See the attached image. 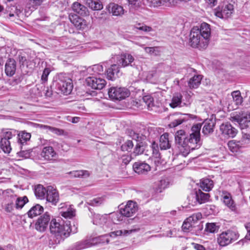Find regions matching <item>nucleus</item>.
Instances as JSON below:
<instances>
[{
  "mask_svg": "<svg viewBox=\"0 0 250 250\" xmlns=\"http://www.w3.org/2000/svg\"><path fill=\"white\" fill-rule=\"evenodd\" d=\"M201 125L197 124L192 126L189 135L186 136L184 130L177 131L175 139L180 152L184 156L188 155L191 150L198 148L201 146L200 130Z\"/></svg>",
  "mask_w": 250,
  "mask_h": 250,
  "instance_id": "obj_1",
  "label": "nucleus"
},
{
  "mask_svg": "<svg viewBox=\"0 0 250 250\" xmlns=\"http://www.w3.org/2000/svg\"><path fill=\"white\" fill-rule=\"evenodd\" d=\"M50 230L51 233L56 238V243H59L68 237L70 232L72 231L69 224H64L63 222L61 223L55 219L50 222Z\"/></svg>",
  "mask_w": 250,
  "mask_h": 250,
  "instance_id": "obj_2",
  "label": "nucleus"
},
{
  "mask_svg": "<svg viewBox=\"0 0 250 250\" xmlns=\"http://www.w3.org/2000/svg\"><path fill=\"white\" fill-rule=\"evenodd\" d=\"M58 94H69L73 89V85L71 79L64 74L58 75L53 83Z\"/></svg>",
  "mask_w": 250,
  "mask_h": 250,
  "instance_id": "obj_3",
  "label": "nucleus"
},
{
  "mask_svg": "<svg viewBox=\"0 0 250 250\" xmlns=\"http://www.w3.org/2000/svg\"><path fill=\"white\" fill-rule=\"evenodd\" d=\"M239 234L236 231L228 229L222 232L217 238V242L221 246H226L238 239Z\"/></svg>",
  "mask_w": 250,
  "mask_h": 250,
  "instance_id": "obj_4",
  "label": "nucleus"
},
{
  "mask_svg": "<svg viewBox=\"0 0 250 250\" xmlns=\"http://www.w3.org/2000/svg\"><path fill=\"white\" fill-rule=\"evenodd\" d=\"M17 134V131L15 130L9 129L3 131L0 142V146L4 153L10 152L12 148L9 140L16 137Z\"/></svg>",
  "mask_w": 250,
  "mask_h": 250,
  "instance_id": "obj_5",
  "label": "nucleus"
},
{
  "mask_svg": "<svg viewBox=\"0 0 250 250\" xmlns=\"http://www.w3.org/2000/svg\"><path fill=\"white\" fill-rule=\"evenodd\" d=\"M233 10V4L228 2H224L214 9V14L219 18L227 19L231 16Z\"/></svg>",
  "mask_w": 250,
  "mask_h": 250,
  "instance_id": "obj_6",
  "label": "nucleus"
},
{
  "mask_svg": "<svg viewBox=\"0 0 250 250\" xmlns=\"http://www.w3.org/2000/svg\"><path fill=\"white\" fill-rule=\"evenodd\" d=\"M108 95L113 100H122L128 97L130 95V92L125 87H112L109 89Z\"/></svg>",
  "mask_w": 250,
  "mask_h": 250,
  "instance_id": "obj_7",
  "label": "nucleus"
},
{
  "mask_svg": "<svg viewBox=\"0 0 250 250\" xmlns=\"http://www.w3.org/2000/svg\"><path fill=\"white\" fill-rule=\"evenodd\" d=\"M232 122L238 123L242 128L249 126L250 123V112L242 111L238 114L230 117Z\"/></svg>",
  "mask_w": 250,
  "mask_h": 250,
  "instance_id": "obj_8",
  "label": "nucleus"
},
{
  "mask_svg": "<svg viewBox=\"0 0 250 250\" xmlns=\"http://www.w3.org/2000/svg\"><path fill=\"white\" fill-rule=\"evenodd\" d=\"M203 42H204V40L200 35L199 28L197 27L192 28L189 35L190 45L193 47L199 46L201 48H204L202 46L203 44Z\"/></svg>",
  "mask_w": 250,
  "mask_h": 250,
  "instance_id": "obj_9",
  "label": "nucleus"
},
{
  "mask_svg": "<svg viewBox=\"0 0 250 250\" xmlns=\"http://www.w3.org/2000/svg\"><path fill=\"white\" fill-rule=\"evenodd\" d=\"M220 131L222 136L226 139L233 138L237 133V129L228 122L221 124Z\"/></svg>",
  "mask_w": 250,
  "mask_h": 250,
  "instance_id": "obj_10",
  "label": "nucleus"
},
{
  "mask_svg": "<svg viewBox=\"0 0 250 250\" xmlns=\"http://www.w3.org/2000/svg\"><path fill=\"white\" fill-rule=\"evenodd\" d=\"M138 210L136 203L129 201L124 208L120 209V213L124 216L129 217L134 215Z\"/></svg>",
  "mask_w": 250,
  "mask_h": 250,
  "instance_id": "obj_11",
  "label": "nucleus"
},
{
  "mask_svg": "<svg viewBox=\"0 0 250 250\" xmlns=\"http://www.w3.org/2000/svg\"><path fill=\"white\" fill-rule=\"evenodd\" d=\"M50 220V214L48 212H45L37 220L35 225V229L40 232L45 231L47 228Z\"/></svg>",
  "mask_w": 250,
  "mask_h": 250,
  "instance_id": "obj_12",
  "label": "nucleus"
},
{
  "mask_svg": "<svg viewBox=\"0 0 250 250\" xmlns=\"http://www.w3.org/2000/svg\"><path fill=\"white\" fill-rule=\"evenodd\" d=\"M199 31L200 32L202 38L204 40L202 46L207 47L210 37V25L206 22L202 23L200 25V29L199 28Z\"/></svg>",
  "mask_w": 250,
  "mask_h": 250,
  "instance_id": "obj_13",
  "label": "nucleus"
},
{
  "mask_svg": "<svg viewBox=\"0 0 250 250\" xmlns=\"http://www.w3.org/2000/svg\"><path fill=\"white\" fill-rule=\"evenodd\" d=\"M86 81L87 85L95 89H102L106 84L105 80L101 78L88 77Z\"/></svg>",
  "mask_w": 250,
  "mask_h": 250,
  "instance_id": "obj_14",
  "label": "nucleus"
},
{
  "mask_svg": "<svg viewBox=\"0 0 250 250\" xmlns=\"http://www.w3.org/2000/svg\"><path fill=\"white\" fill-rule=\"evenodd\" d=\"M69 19L71 22L78 29H84L86 27L87 24L86 21L74 14H70Z\"/></svg>",
  "mask_w": 250,
  "mask_h": 250,
  "instance_id": "obj_15",
  "label": "nucleus"
},
{
  "mask_svg": "<svg viewBox=\"0 0 250 250\" xmlns=\"http://www.w3.org/2000/svg\"><path fill=\"white\" fill-rule=\"evenodd\" d=\"M45 197L47 201L51 203L53 205H56L59 199L58 192L51 186L47 187V194Z\"/></svg>",
  "mask_w": 250,
  "mask_h": 250,
  "instance_id": "obj_16",
  "label": "nucleus"
},
{
  "mask_svg": "<svg viewBox=\"0 0 250 250\" xmlns=\"http://www.w3.org/2000/svg\"><path fill=\"white\" fill-rule=\"evenodd\" d=\"M117 59L118 64L124 67L129 65H131V63L134 60V57L127 53L121 54L117 57Z\"/></svg>",
  "mask_w": 250,
  "mask_h": 250,
  "instance_id": "obj_17",
  "label": "nucleus"
},
{
  "mask_svg": "<svg viewBox=\"0 0 250 250\" xmlns=\"http://www.w3.org/2000/svg\"><path fill=\"white\" fill-rule=\"evenodd\" d=\"M135 172L139 174H145L150 170V167L146 163L143 162H136L133 166Z\"/></svg>",
  "mask_w": 250,
  "mask_h": 250,
  "instance_id": "obj_18",
  "label": "nucleus"
},
{
  "mask_svg": "<svg viewBox=\"0 0 250 250\" xmlns=\"http://www.w3.org/2000/svg\"><path fill=\"white\" fill-rule=\"evenodd\" d=\"M106 75L107 78L111 81L118 78L121 75L119 65L117 64L111 65L110 67L106 70Z\"/></svg>",
  "mask_w": 250,
  "mask_h": 250,
  "instance_id": "obj_19",
  "label": "nucleus"
},
{
  "mask_svg": "<svg viewBox=\"0 0 250 250\" xmlns=\"http://www.w3.org/2000/svg\"><path fill=\"white\" fill-rule=\"evenodd\" d=\"M107 9L110 13L113 16H122L124 14L123 7L115 3H110L107 6Z\"/></svg>",
  "mask_w": 250,
  "mask_h": 250,
  "instance_id": "obj_20",
  "label": "nucleus"
},
{
  "mask_svg": "<svg viewBox=\"0 0 250 250\" xmlns=\"http://www.w3.org/2000/svg\"><path fill=\"white\" fill-rule=\"evenodd\" d=\"M56 155V152L52 146H44L41 152V156L45 160H51Z\"/></svg>",
  "mask_w": 250,
  "mask_h": 250,
  "instance_id": "obj_21",
  "label": "nucleus"
},
{
  "mask_svg": "<svg viewBox=\"0 0 250 250\" xmlns=\"http://www.w3.org/2000/svg\"><path fill=\"white\" fill-rule=\"evenodd\" d=\"M16 62L13 59H9L5 65V72L7 76L11 77L16 72Z\"/></svg>",
  "mask_w": 250,
  "mask_h": 250,
  "instance_id": "obj_22",
  "label": "nucleus"
},
{
  "mask_svg": "<svg viewBox=\"0 0 250 250\" xmlns=\"http://www.w3.org/2000/svg\"><path fill=\"white\" fill-rule=\"evenodd\" d=\"M209 197V194L204 193L200 189L196 191L195 194H193L189 197V198H195L194 203L198 202L200 204L207 202Z\"/></svg>",
  "mask_w": 250,
  "mask_h": 250,
  "instance_id": "obj_23",
  "label": "nucleus"
},
{
  "mask_svg": "<svg viewBox=\"0 0 250 250\" xmlns=\"http://www.w3.org/2000/svg\"><path fill=\"white\" fill-rule=\"evenodd\" d=\"M16 196L11 194L5 197L6 203L4 206V209L7 212H11L14 208L15 204Z\"/></svg>",
  "mask_w": 250,
  "mask_h": 250,
  "instance_id": "obj_24",
  "label": "nucleus"
},
{
  "mask_svg": "<svg viewBox=\"0 0 250 250\" xmlns=\"http://www.w3.org/2000/svg\"><path fill=\"white\" fill-rule=\"evenodd\" d=\"M182 99L183 96L181 94L179 93L174 94L169 103V106L172 108L182 107Z\"/></svg>",
  "mask_w": 250,
  "mask_h": 250,
  "instance_id": "obj_25",
  "label": "nucleus"
},
{
  "mask_svg": "<svg viewBox=\"0 0 250 250\" xmlns=\"http://www.w3.org/2000/svg\"><path fill=\"white\" fill-rule=\"evenodd\" d=\"M168 136L169 134L167 133H164L160 136L159 146L161 149L166 150L170 147L171 145Z\"/></svg>",
  "mask_w": 250,
  "mask_h": 250,
  "instance_id": "obj_26",
  "label": "nucleus"
},
{
  "mask_svg": "<svg viewBox=\"0 0 250 250\" xmlns=\"http://www.w3.org/2000/svg\"><path fill=\"white\" fill-rule=\"evenodd\" d=\"M195 116L192 114H185L183 117L175 119L169 124L170 127H175L184 122L187 121L189 119H194Z\"/></svg>",
  "mask_w": 250,
  "mask_h": 250,
  "instance_id": "obj_27",
  "label": "nucleus"
},
{
  "mask_svg": "<svg viewBox=\"0 0 250 250\" xmlns=\"http://www.w3.org/2000/svg\"><path fill=\"white\" fill-rule=\"evenodd\" d=\"M43 211V208L39 204L33 206L27 212L29 217L32 218L40 215Z\"/></svg>",
  "mask_w": 250,
  "mask_h": 250,
  "instance_id": "obj_28",
  "label": "nucleus"
},
{
  "mask_svg": "<svg viewBox=\"0 0 250 250\" xmlns=\"http://www.w3.org/2000/svg\"><path fill=\"white\" fill-rule=\"evenodd\" d=\"M168 179L166 178H163L155 183V190L157 192H161L168 187Z\"/></svg>",
  "mask_w": 250,
  "mask_h": 250,
  "instance_id": "obj_29",
  "label": "nucleus"
},
{
  "mask_svg": "<svg viewBox=\"0 0 250 250\" xmlns=\"http://www.w3.org/2000/svg\"><path fill=\"white\" fill-rule=\"evenodd\" d=\"M35 194L38 198L44 199L47 194V188H45L41 185H37L35 188Z\"/></svg>",
  "mask_w": 250,
  "mask_h": 250,
  "instance_id": "obj_30",
  "label": "nucleus"
},
{
  "mask_svg": "<svg viewBox=\"0 0 250 250\" xmlns=\"http://www.w3.org/2000/svg\"><path fill=\"white\" fill-rule=\"evenodd\" d=\"M214 123L212 120H206L204 123V126L202 129V132L205 135H208L213 131Z\"/></svg>",
  "mask_w": 250,
  "mask_h": 250,
  "instance_id": "obj_31",
  "label": "nucleus"
},
{
  "mask_svg": "<svg viewBox=\"0 0 250 250\" xmlns=\"http://www.w3.org/2000/svg\"><path fill=\"white\" fill-rule=\"evenodd\" d=\"M213 187V182L208 178L203 179L200 182L201 188L205 191H210Z\"/></svg>",
  "mask_w": 250,
  "mask_h": 250,
  "instance_id": "obj_32",
  "label": "nucleus"
},
{
  "mask_svg": "<svg viewBox=\"0 0 250 250\" xmlns=\"http://www.w3.org/2000/svg\"><path fill=\"white\" fill-rule=\"evenodd\" d=\"M93 246L98 244H108L109 242L108 235L105 234L99 237L91 238Z\"/></svg>",
  "mask_w": 250,
  "mask_h": 250,
  "instance_id": "obj_33",
  "label": "nucleus"
},
{
  "mask_svg": "<svg viewBox=\"0 0 250 250\" xmlns=\"http://www.w3.org/2000/svg\"><path fill=\"white\" fill-rule=\"evenodd\" d=\"M73 10L76 13L81 15H86L87 8L84 5L81 4L79 2H75L72 6Z\"/></svg>",
  "mask_w": 250,
  "mask_h": 250,
  "instance_id": "obj_34",
  "label": "nucleus"
},
{
  "mask_svg": "<svg viewBox=\"0 0 250 250\" xmlns=\"http://www.w3.org/2000/svg\"><path fill=\"white\" fill-rule=\"evenodd\" d=\"M67 174L70 175L71 178H86L89 176V173L87 170H75L69 172Z\"/></svg>",
  "mask_w": 250,
  "mask_h": 250,
  "instance_id": "obj_35",
  "label": "nucleus"
},
{
  "mask_svg": "<svg viewBox=\"0 0 250 250\" xmlns=\"http://www.w3.org/2000/svg\"><path fill=\"white\" fill-rule=\"evenodd\" d=\"M92 246L91 239L89 238L77 243L75 248L76 250H81Z\"/></svg>",
  "mask_w": 250,
  "mask_h": 250,
  "instance_id": "obj_36",
  "label": "nucleus"
},
{
  "mask_svg": "<svg viewBox=\"0 0 250 250\" xmlns=\"http://www.w3.org/2000/svg\"><path fill=\"white\" fill-rule=\"evenodd\" d=\"M202 78L201 75H195L190 78L188 81V86L190 88H197L201 83Z\"/></svg>",
  "mask_w": 250,
  "mask_h": 250,
  "instance_id": "obj_37",
  "label": "nucleus"
},
{
  "mask_svg": "<svg viewBox=\"0 0 250 250\" xmlns=\"http://www.w3.org/2000/svg\"><path fill=\"white\" fill-rule=\"evenodd\" d=\"M243 144L240 141L236 140L229 141L228 143V147L229 150L233 152H237L242 147Z\"/></svg>",
  "mask_w": 250,
  "mask_h": 250,
  "instance_id": "obj_38",
  "label": "nucleus"
},
{
  "mask_svg": "<svg viewBox=\"0 0 250 250\" xmlns=\"http://www.w3.org/2000/svg\"><path fill=\"white\" fill-rule=\"evenodd\" d=\"M223 202L232 211H236L237 210L236 205L229 195H226L223 197Z\"/></svg>",
  "mask_w": 250,
  "mask_h": 250,
  "instance_id": "obj_39",
  "label": "nucleus"
},
{
  "mask_svg": "<svg viewBox=\"0 0 250 250\" xmlns=\"http://www.w3.org/2000/svg\"><path fill=\"white\" fill-rule=\"evenodd\" d=\"M30 138V133L25 131H21L18 134V136L17 137L18 143L21 145L24 144V143L29 140Z\"/></svg>",
  "mask_w": 250,
  "mask_h": 250,
  "instance_id": "obj_40",
  "label": "nucleus"
},
{
  "mask_svg": "<svg viewBox=\"0 0 250 250\" xmlns=\"http://www.w3.org/2000/svg\"><path fill=\"white\" fill-rule=\"evenodd\" d=\"M231 102L235 103V104L237 106L241 104L243 102V98L241 95V93L239 91H234L231 93Z\"/></svg>",
  "mask_w": 250,
  "mask_h": 250,
  "instance_id": "obj_41",
  "label": "nucleus"
},
{
  "mask_svg": "<svg viewBox=\"0 0 250 250\" xmlns=\"http://www.w3.org/2000/svg\"><path fill=\"white\" fill-rule=\"evenodd\" d=\"M138 229H131L129 230H116V231H112V232H110L109 234V236L114 238L116 236H121L122 235H127L130 234L133 232L137 231H138Z\"/></svg>",
  "mask_w": 250,
  "mask_h": 250,
  "instance_id": "obj_42",
  "label": "nucleus"
},
{
  "mask_svg": "<svg viewBox=\"0 0 250 250\" xmlns=\"http://www.w3.org/2000/svg\"><path fill=\"white\" fill-rule=\"evenodd\" d=\"M86 3L94 10H100L103 7L102 4L98 0H86Z\"/></svg>",
  "mask_w": 250,
  "mask_h": 250,
  "instance_id": "obj_43",
  "label": "nucleus"
},
{
  "mask_svg": "<svg viewBox=\"0 0 250 250\" xmlns=\"http://www.w3.org/2000/svg\"><path fill=\"white\" fill-rule=\"evenodd\" d=\"M106 217L100 214H95L94 215L93 222L96 225H103L106 222Z\"/></svg>",
  "mask_w": 250,
  "mask_h": 250,
  "instance_id": "obj_44",
  "label": "nucleus"
},
{
  "mask_svg": "<svg viewBox=\"0 0 250 250\" xmlns=\"http://www.w3.org/2000/svg\"><path fill=\"white\" fill-rule=\"evenodd\" d=\"M28 201V200L26 196L18 198L16 197L15 207L17 208H21Z\"/></svg>",
  "mask_w": 250,
  "mask_h": 250,
  "instance_id": "obj_45",
  "label": "nucleus"
},
{
  "mask_svg": "<svg viewBox=\"0 0 250 250\" xmlns=\"http://www.w3.org/2000/svg\"><path fill=\"white\" fill-rule=\"evenodd\" d=\"M219 229V226L214 223H208L206 225L205 230L209 233L217 232Z\"/></svg>",
  "mask_w": 250,
  "mask_h": 250,
  "instance_id": "obj_46",
  "label": "nucleus"
},
{
  "mask_svg": "<svg viewBox=\"0 0 250 250\" xmlns=\"http://www.w3.org/2000/svg\"><path fill=\"white\" fill-rule=\"evenodd\" d=\"M61 215L65 218H72L75 215V210L70 207L66 211H62Z\"/></svg>",
  "mask_w": 250,
  "mask_h": 250,
  "instance_id": "obj_47",
  "label": "nucleus"
},
{
  "mask_svg": "<svg viewBox=\"0 0 250 250\" xmlns=\"http://www.w3.org/2000/svg\"><path fill=\"white\" fill-rule=\"evenodd\" d=\"M39 143L42 146L49 145L53 146H57L59 145L58 143L52 140H47L43 138L39 139Z\"/></svg>",
  "mask_w": 250,
  "mask_h": 250,
  "instance_id": "obj_48",
  "label": "nucleus"
},
{
  "mask_svg": "<svg viewBox=\"0 0 250 250\" xmlns=\"http://www.w3.org/2000/svg\"><path fill=\"white\" fill-rule=\"evenodd\" d=\"M143 101L145 103L148 108H151L154 106L153 99L150 95H146L143 97Z\"/></svg>",
  "mask_w": 250,
  "mask_h": 250,
  "instance_id": "obj_49",
  "label": "nucleus"
},
{
  "mask_svg": "<svg viewBox=\"0 0 250 250\" xmlns=\"http://www.w3.org/2000/svg\"><path fill=\"white\" fill-rule=\"evenodd\" d=\"M201 218H202L201 213L200 212H198L196 213H194V214H192V215L190 216L187 219H188V222L189 221L192 224H193V225H194L196 222H197L198 220H199Z\"/></svg>",
  "mask_w": 250,
  "mask_h": 250,
  "instance_id": "obj_50",
  "label": "nucleus"
},
{
  "mask_svg": "<svg viewBox=\"0 0 250 250\" xmlns=\"http://www.w3.org/2000/svg\"><path fill=\"white\" fill-rule=\"evenodd\" d=\"M7 14L8 15L9 19H11V18L14 17L15 15H18L20 11H19L17 7L14 6H12L8 8L6 10Z\"/></svg>",
  "mask_w": 250,
  "mask_h": 250,
  "instance_id": "obj_51",
  "label": "nucleus"
},
{
  "mask_svg": "<svg viewBox=\"0 0 250 250\" xmlns=\"http://www.w3.org/2000/svg\"><path fill=\"white\" fill-rule=\"evenodd\" d=\"M88 70L89 71L91 70L95 73L101 74L104 71V67L101 64H97L90 67Z\"/></svg>",
  "mask_w": 250,
  "mask_h": 250,
  "instance_id": "obj_52",
  "label": "nucleus"
},
{
  "mask_svg": "<svg viewBox=\"0 0 250 250\" xmlns=\"http://www.w3.org/2000/svg\"><path fill=\"white\" fill-rule=\"evenodd\" d=\"M133 146V143L131 141L128 140L121 146L122 151H130Z\"/></svg>",
  "mask_w": 250,
  "mask_h": 250,
  "instance_id": "obj_53",
  "label": "nucleus"
},
{
  "mask_svg": "<svg viewBox=\"0 0 250 250\" xmlns=\"http://www.w3.org/2000/svg\"><path fill=\"white\" fill-rule=\"evenodd\" d=\"M193 226V224H192L189 221L188 222V219H186L183 223L182 225V229L185 232H188L192 230Z\"/></svg>",
  "mask_w": 250,
  "mask_h": 250,
  "instance_id": "obj_54",
  "label": "nucleus"
},
{
  "mask_svg": "<svg viewBox=\"0 0 250 250\" xmlns=\"http://www.w3.org/2000/svg\"><path fill=\"white\" fill-rule=\"evenodd\" d=\"M49 128H50V131L51 132L56 134L57 135L66 136V135H67V134H68V133L63 129L52 127V126H51V127H49Z\"/></svg>",
  "mask_w": 250,
  "mask_h": 250,
  "instance_id": "obj_55",
  "label": "nucleus"
},
{
  "mask_svg": "<svg viewBox=\"0 0 250 250\" xmlns=\"http://www.w3.org/2000/svg\"><path fill=\"white\" fill-rule=\"evenodd\" d=\"M50 72V71L49 68H46L44 69L41 77V80L43 82H45L47 81L48 76Z\"/></svg>",
  "mask_w": 250,
  "mask_h": 250,
  "instance_id": "obj_56",
  "label": "nucleus"
},
{
  "mask_svg": "<svg viewBox=\"0 0 250 250\" xmlns=\"http://www.w3.org/2000/svg\"><path fill=\"white\" fill-rule=\"evenodd\" d=\"M144 151V148L139 144L136 145L133 154L134 155H137L142 153Z\"/></svg>",
  "mask_w": 250,
  "mask_h": 250,
  "instance_id": "obj_57",
  "label": "nucleus"
},
{
  "mask_svg": "<svg viewBox=\"0 0 250 250\" xmlns=\"http://www.w3.org/2000/svg\"><path fill=\"white\" fill-rule=\"evenodd\" d=\"M147 4L150 7H156L160 3V0H146Z\"/></svg>",
  "mask_w": 250,
  "mask_h": 250,
  "instance_id": "obj_58",
  "label": "nucleus"
},
{
  "mask_svg": "<svg viewBox=\"0 0 250 250\" xmlns=\"http://www.w3.org/2000/svg\"><path fill=\"white\" fill-rule=\"evenodd\" d=\"M18 156L24 158H27L30 157V152L29 151H21L17 153Z\"/></svg>",
  "mask_w": 250,
  "mask_h": 250,
  "instance_id": "obj_59",
  "label": "nucleus"
},
{
  "mask_svg": "<svg viewBox=\"0 0 250 250\" xmlns=\"http://www.w3.org/2000/svg\"><path fill=\"white\" fill-rule=\"evenodd\" d=\"M231 100H232V98L228 101V108L229 110H233L236 109L238 106L235 105V103H233V102H231Z\"/></svg>",
  "mask_w": 250,
  "mask_h": 250,
  "instance_id": "obj_60",
  "label": "nucleus"
},
{
  "mask_svg": "<svg viewBox=\"0 0 250 250\" xmlns=\"http://www.w3.org/2000/svg\"><path fill=\"white\" fill-rule=\"evenodd\" d=\"M129 4L134 6L135 7H138L140 6L141 0H127Z\"/></svg>",
  "mask_w": 250,
  "mask_h": 250,
  "instance_id": "obj_61",
  "label": "nucleus"
},
{
  "mask_svg": "<svg viewBox=\"0 0 250 250\" xmlns=\"http://www.w3.org/2000/svg\"><path fill=\"white\" fill-rule=\"evenodd\" d=\"M131 160V157L129 155H123L122 156V161L125 165L128 164Z\"/></svg>",
  "mask_w": 250,
  "mask_h": 250,
  "instance_id": "obj_62",
  "label": "nucleus"
},
{
  "mask_svg": "<svg viewBox=\"0 0 250 250\" xmlns=\"http://www.w3.org/2000/svg\"><path fill=\"white\" fill-rule=\"evenodd\" d=\"M245 227L248 231V234L246 236V238L250 240V223H247L245 225Z\"/></svg>",
  "mask_w": 250,
  "mask_h": 250,
  "instance_id": "obj_63",
  "label": "nucleus"
},
{
  "mask_svg": "<svg viewBox=\"0 0 250 250\" xmlns=\"http://www.w3.org/2000/svg\"><path fill=\"white\" fill-rule=\"evenodd\" d=\"M19 60L20 63L22 65H25L26 63L27 60L26 59V57L22 56H19Z\"/></svg>",
  "mask_w": 250,
  "mask_h": 250,
  "instance_id": "obj_64",
  "label": "nucleus"
}]
</instances>
